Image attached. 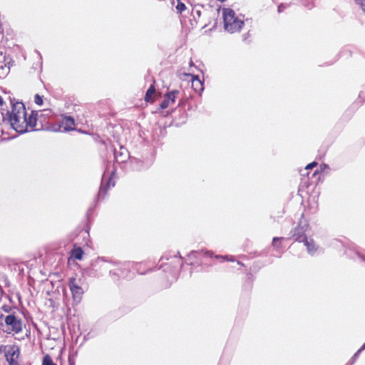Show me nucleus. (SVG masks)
<instances>
[{
  "instance_id": "obj_8",
  "label": "nucleus",
  "mask_w": 365,
  "mask_h": 365,
  "mask_svg": "<svg viewBox=\"0 0 365 365\" xmlns=\"http://www.w3.org/2000/svg\"><path fill=\"white\" fill-rule=\"evenodd\" d=\"M179 93L180 91L178 90H173L167 93L164 96L163 101L160 104V108L163 110L167 108L170 105L173 104Z\"/></svg>"
},
{
  "instance_id": "obj_6",
  "label": "nucleus",
  "mask_w": 365,
  "mask_h": 365,
  "mask_svg": "<svg viewBox=\"0 0 365 365\" xmlns=\"http://www.w3.org/2000/svg\"><path fill=\"white\" fill-rule=\"evenodd\" d=\"M20 351L18 346H10L5 357L9 365H19L18 359L19 357Z\"/></svg>"
},
{
  "instance_id": "obj_10",
  "label": "nucleus",
  "mask_w": 365,
  "mask_h": 365,
  "mask_svg": "<svg viewBox=\"0 0 365 365\" xmlns=\"http://www.w3.org/2000/svg\"><path fill=\"white\" fill-rule=\"evenodd\" d=\"M12 63L10 56H4L3 57V61H0V78H4L9 74Z\"/></svg>"
},
{
  "instance_id": "obj_23",
  "label": "nucleus",
  "mask_w": 365,
  "mask_h": 365,
  "mask_svg": "<svg viewBox=\"0 0 365 365\" xmlns=\"http://www.w3.org/2000/svg\"><path fill=\"white\" fill-rule=\"evenodd\" d=\"M361 352L358 350L354 354V356L351 357L350 361L347 364V365H353L354 363L355 362V361L356 360V359L358 358L359 354Z\"/></svg>"
},
{
  "instance_id": "obj_2",
  "label": "nucleus",
  "mask_w": 365,
  "mask_h": 365,
  "mask_svg": "<svg viewBox=\"0 0 365 365\" xmlns=\"http://www.w3.org/2000/svg\"><path fill=\"white\" fill-rule=\"evenodd\" d=\"M138 264L131 262H125L117 264L116 262L106 259L105 257H98L93 263L92 267L96 271L109 270L110 276H126L124 271L138 266Z\"/></svg>"
},
{
  "instance_id": "obj_24",
  "label": "nucleus",
  "mask_w": 365,
  "mask_h": 365,
  "mask_svg": "<svg viewBox=\"0 0 365 365\" xmlns=\"http://www.w3.org/2000/svg\"><path fill=\"white\" fill-rule=\"evenodd\" d=\"M9 348H10V346L0 345V354H4V356H6Z\"/></svg>"
},
{
  "instance_id": "obj_25",
  "label": "nucleus",
  "mask_w": 365,
  "mask_h": 365,
  "mask_svg": "<svg viewBox=\"0 0 365 365\" xmlns=\"http://www.w3.org/2000/svg\"><path fill=\"white\" fill-rule=\"evenodd\" d=\"M1 309L5 313H9L12 310V307L7 304H4L1 306Z\"/></svg>"
},
{
  "instance_id": "obj_33",
  "label": "nucleus",
  "mask_w": 365,
  "mask_h": 365,
  "mask_svg": "<svg viewBox=\"0 0 365 365\" xmlns=\"http://www.w3.org/2000/svg\"><path fill=\"white\" fill-rule=\"evenodd\" d=\"M5 283H6V285H7V286L9 285V282L6 277L5 278Z\"/></svg>"
},
{
  "instance_id": "obj_5",
  "label": "nucleus",
  "mask_w": 365,
  "mask_h": 365,
  "mask_svg": "<svg viewBox=\"0 0 365 365\" xmlns=\"http://www.w3.org/2000/svg\"><path fill=\"white\" fill-rule=\"evenodd\" d=\"M309 229V225L303 221H300L299 225L294 228L293 231V237L294 240L299 242H302L308 237L306 235L307 232Z\"/></svg>"
},
{
  "instance_id": "obj_29",
  "label": "nucleus",
  "mask_w": 365,
  "mask_h": 365,
  "mask_svg": "<svg viewBox=\"0 0 365 365\" xmlns=\"http://www.w3.org/2000/svg\"><path fill=\"white\" fill-rule=\"evenodd\" d=\"M178 255H180V253H179V252H178ZM173 258H174V259H177L178 261H180V260L182 259V257H181V256H180V255H179V257H178L177 255H174V256H173Z\"/></svg>"
},
{
  "instance_id": "obj_13",
  "label": "nucleus",
  "mask_w": 365,
  "mask_h": 365,
  "mask_svg": "<svg viewBox=\"0 0 365 365\" xmlns=\"http://www.w3.org/2000/svg\"><path fill=\"white\" fill-rule=\"evenodd\" d=\"M114 185H115V184L113 182V180L110 177H109L108 178V180H106V185H104L103 181H102V183H101V187H100V190H99V192L98 194V197L103 198L104 196L106 195L108 190L110 187V186L113 187Z\"/></svg>"
},
{
  "instance_id": "obj_32",
  "label": "nucleus",
  "mask_w": 365,
  "mask_h": 365,
  "mask_svg": "<svg viewBox=\"0 0 365 365\" xmlns=\"http://www.w3.org/2000/svg\"><path fill=\"white\" fill-rule=\"evenodd\" d=\"M4 104V100L3 98L0 96V106H1Z\"/></svg>"
},
{
  "instance_id": "obj_21",
  "label": "nucleus",
  "mask_w": 365,
  "mask_h": 365,
  "mask_svg": "<svg viewBox=\"0 0 365 365\" xmlns=\"http://www.w3.org/2000/svg\"><path fill=\"white\" fill-rule=\"evenodd\" d=\"M34 102L36 103V104H37L38 106H41L43 103L42 97L40 96L38 94L35 95Z\"/></svg>"
},
{
  "instance_id": "obj_19",
  "label": "nucleus",
  "mask_w": 365,
  "mask_h": 365,
  "mask_svg": "<svg viewBox=\"0 0 365 365\" xmlns=\"http://www.w3.org/2000/svg\"><path fill=\"white\" fill-rule=\"evenodd\" d=\"M284 238L283 237H274L273 240H272V245L276 248V249H279V243H277L278 242L282 240Z\"/></svg>"
},
{
  "instance_id": "obj_14",
  "label": "nucleus",
  "mask_w": 365,
  "mask_h": 365,
  "mask_svg": "<svg viewBox=\"0 0 365 365\" xmlns=\"http://www.w3.org/2000/svg\"><path fill=\"white\" fill-rule=\"evenodd\" d=\"M192 88L196 93H200L204 90L203 83L198 76H192Z\"/></svg>"
},
{
  "instance_id": "obj_27",
  "label": "nucleus",
  "mask_w": 365,
  "mask_h": 365,
  "mask_svg": "<svg viewBox=\"0 0 365 365\" xmlns=\"http://www.w3.org/2000/svg\"><path fill=\"white\" fill-rule=\"evenodd\" d=\"M287 4H280L279 6H278V8H277V11L279 13H282L287 8Z\"/></svg>"
},
{
  "instance_id": "obj_26",
  "label": "nucleus",
  "mask_w": 365,
  "mask_h": 365,
  "mask_svg": "<svg viewBox=\"0 0 365 365\" xmlns=\"http://www.w3.org/2000/svg\"><path fill=\"white\" fill-rule=\"evenodd\" d=\"M215 257L216 259L223 258V259H225L226 260H230V261H232V262L235 261V259H234L233 256H230V257L225 256V257H223V256H221V255H215Z\"/></svg>"
},
{
  "instance_id": "obj_3",
  "label": "nucleus",
  "mask_w": 365,
  "mask_h": 365,
  "mask_svg": "<svg viewBox=\"0 0 365 365\" xmlns=\"http://www.w3.org/2000/svg\"><path fill=\"white\" fill-rule=\"evenodd\" d=\"M224 29L230 34L239 32L242 29L244 20L230 8L222 9Z\"/></svg>"
},
{
  "instance_id": "obj_7",
  "label": "nucleus",
  "mask_w": 365,
  "mask_h": 365,
  "mask_svg": "<svg viewBox=\"0 0 365 365\" xmlns=\"http://www.w3.org/2000/svg\"><path fill=\"white\" fill-rule=\"evenodd\" d=\"M75 120L71 116L63 115L59 122V130L61 131H71L74 130Z\"/></svg>"
},
{
  "instance_id": "obj_30",
  "label": "nucleus",
  "mask_w": 365,
  "mask_h": 365,
  "mask_svg": "<svg viewBox=\"0 0 365 365\" xmlns=\"http://www.w3.org/2000/svg\"><path fill=\"white\" fill-rule=\"evenodd\" d=\"M4 314L0 312V325H2L3 324V319H4Z\"/></svg>"
},
{
  "instance_id": "obj_11",
  "label": "nucleus",
  "mask_w": 365,
  "mask_h": 365,
  "mask_svg": "<svg viewBox=\"0 0 365 365\" xmlns=\"http://www.w3.org/2000/svg\"><path fill=\"white\" fill-rule=\"evenodd\" d=\"M5 323L8 326H11V329L16 333H19L21 331V322L20 320L17 319L14 314H9L5 318Z\"/></svg>"
},
{
  "instance_id": "obj_28",
  "label": "nucleus",
  "mask_w": 365,
  "mask_h": 365,
  "mask_svg": "<svg viewBox=\"0 0 365 365\" xmlns=\"http://www.w3.org/2000/svg\"><path fill=\"white\" fill-rule=\"evenodd\" d=\"M317 165V163L316 162H312L307 165L306 169H308V170L312 169L314 167H315Z\"/></svg>"
},
{
  "instance_id": "obj_1",
  "label": "nucleus",
  "mask_w": 365,
  "mask_h": 365,
  "mask_svg": "<svg viewBox=\"0 0 365 365\" xmlns=\"http://www.w3.org/2000/svg\"><path fill=\"white\" fill-rule=\"evenodd\" d=\"M11 110L6 113L4 120H8L14 130L19 133H25L42 129V126L37 128L38 113L36 111L32 110L28 115L23 103L11 101Z\"/></svg>"
},
{
  "instance_id": "obj_12",
  "label": "nucleus",
  "mask_w": 365,
  "mask_h": 365,
  "mask_svg": "<svg viewBox=\"0 0 365 365\" xmlns=\"http://www.w3.org/2000/svg\"><path fill=\"white\" fill-rule=\"evenodd\" d=\"M113 152L115 161L118 163L125 162L128 158V151L123 146H120L119 150L114 149Z\"/></svg>"
},
{
  "instance_id": "obj_34",
  "label": "nucleus",
  "mask_w": 365,
  "mask_h": 365,
  "mask_svg": "<svg viewBox=\"0 0 365 365\" xmlns=\"http://www.w3.org/2000/svg\"><path fill=\"white\" fill-rule=\"evenodd\" d=\"M165 258H166L167 259H169V258H168V257H166L165 256H163V257H161V260H163Z\"/></svg>"
},
{
  "instance_id": "obj_18",
  "label": "nucleus",
  "mask_w": 365,
  "mask_h": 365,
  "mask_svg": "<svg viewBox=\"0 0 365 365\" xmlns=\"http://www.w3.org/2000/svg\"><path fill=\"white\" fill-rule=\"evenodd\" d=\"M42 365H56L53 361H52L51 356L49 355H46L42 361Z\"/></svg>"
},
{
  "instance_id": "obj_17",
  "label": "nucleus",
  "mask_w": 365,
  "mask_h": 365,
  "mask_svg": "<svg viewBox=\"0 0 365 365\" xmlns=\"http://www.w3.org/2000/svg\"><path fill=\"white\" fill-rule=\"evenodd\" d=\"M83 252L81 248L75 249L73 252V256L76 259H81L83 257Z\"/></svg>"
},
{
  "instance_id": "obj_16",
  "label": "nucleus",
  "mask_w": 365,
  "mask_h": 365,
  "mask_svg": "<svg viewBox=\"0 0 365 365\" xmlns=\"http://www.w3.org/2000/svg\"><path fill=\"white\" fill-rule=\"evenodd\" d=\"M155 93V88L153 84H152L149 88L147 90L145 96V101L146 102H152L153 101V96Z\"/></svg>"
},
{
  "instance_id": "obj_35",
  "label": "nucleus",
  "mask_w": 365,
  "mask_h": 365,
  "mask_svg": "<svg viewBox=\"0 0 365 365\" xmlns=\"http://www.w3.org/2000/svg\"><path fill=\"white\" fill-rule=\"evenodd\" d=\"M0 292H1V294L4 293V290H3V289H2V287L1 286H0Z\"/></svg>"
},
{
  "instance_id": "obj_4",
  "label": "nucleus",
  "mask_w": 365,
  "mask_h": 365,
  "mask_svg": "<svg viewBox=\"0 0 365 365\" xmlns=\"http://www.w3.org/2000/svg\"><path fill=\"white\" fill-rule=\"evenodd\" d=\"M68 285L71 292L73 302L76 304H78L81 301L84 293V291L81 287V279L71 277L68 280Z\"/></svg>"
},
{
  "instance_id": "obj_15",
  "label": "nucleus",
  "mask_w": 365,
  "mask_h": 365,
  "mask_svg": "<svg viewBox=\"0 0 365 365\" xmlns=\"http://www.w3.org/2000/svg\"><path fill=\"white\" fill-rule=\"evenodd\" d=\"M192 255L196 257H199V256L212 257L213 253L210 251H207V250L192 251L190 254V256H192Z\"/></svg>"
},
{
  "instance_id": "obj_36",
  "label": "nucleus",
  "mask_w": 365,
  "mask_h": 365,
  "mask_svg": "<svg viewBox=\"0 0 365 365\" xmlns=\"http://www.w3.org/2000/svg\"><path fill=\"white\" fill-rule=\"evenodd\" d=\"M323 166H324V168H328V165L326 164H324Z\"/></svg>"
},
{
  "instance_id": "obj_31",
  "label": "nucleus",
  "mask_w": 365,
  "mask_h": 365,
  "mask_svg": "<svg viewBox=\"0 0 365 365\" xmlns=\"http://www.w3.org/2000/svg\"><path fill=\"white\" fill-rule=\"evenodd\" d=\"M364 349H365V343L361 346V347L359 349V351L361 352Z\"/></svg>"
},
{
  "instance_id": "obj_20",
  "label": "nucleus",
  "mask_w": 365,
  "mask_h": 365,
  "mask_svg": "<svg viewBox=\"0 0 365 365\" xmlns=\"http://www.w3.org/2000/svg\"><path fill=\"white\" fill-rule=\"evenodd\" d=\"M355 3L360 6L361 10L365 13V0H354Z\"/></svg>"
},
{
  "instance_id": "obj_22",
  "label": "nucleus",
  "mask_w": 365,
  "mask_h": 365,
  "mask_svg": "<svg viewBox=\"0 0 365 365\" xmlns=\"http://www.w3.org/2000/svg\"><path fill=\"white\" fill-rule=\"evenodd\" d=\"M176 9L178 10V12L182 13L183 11L186 9V6L183 3L179 2L176 6Z\"/></svg>"
},
{
  "instance_id": "obj_9",
  "label": "nucleus",
  "mask_w": 365,
  "mask_h": 365,
  "mask_svg": "<svg viewBox=\"0 0 365 365\" xmlns=\"http://www.w3.org/2000/svg\"><path fill=\"white\" fill-rule=\"evenodd\" d=\"M302 242L306 247L307 253L310 256H315L319 252L320 247L312 238L308 237Z\"/></svg>"
}]
</instances>
